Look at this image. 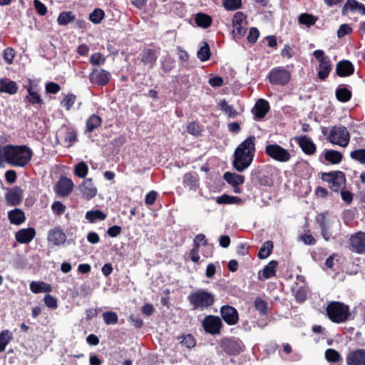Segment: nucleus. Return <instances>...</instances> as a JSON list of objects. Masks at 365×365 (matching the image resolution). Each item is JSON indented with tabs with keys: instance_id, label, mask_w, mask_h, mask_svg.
Returning a JSON list of instances; mask_svg holds the SVG:
<instances>
[{
	"instance_id": "1",
	"label": "nucleus",
	"mask_w": 365,
	"mask_h": 365,
	"mask_svg": "<svg viewBox=\"0 0 365 365\" xmlns=\"http://www.w3.org/2000/svg\"><path fill=\"white\" fill-rule=\"evenodd\" d=\"M32 157V151L26 145H0V160L17 167L27 165Z\"/></svg>"
},
{
	"instance_id": "2",
	"label": "nucleus",
	"mask_w": 365,
	"mask_h": 365,
	"mask_svg": "<svg viewBox=\"0 0 365 365\" xmlns=\"http://www.w3.org/2000/svg\"><path fill=\"white\" fill-rule=\"evenodd\" d=\"M255 139L254 136H250L236 148L233 165L237 170L242 171L251 164L255 152Z\"/></svg>"
},
{
	"instance_id": "3",
	"label": "nucleus",
	"mask_w": 365,
	"mask_h": 365,
	"mask_svg": "<svg viewBox=\"0 0 365 365\" xmlns=\"http://www.w3.org/2000/svg\"><path fill=\"white\" fill-rule=\"evenodd\" d=\"M187 300L192 306V310H204L213 305L215 297L211 293L203 289H198L192 292L187 296Z\"/></svg>"
},
{
	"instance_id": "4",
	"label": "nucleus",
	"mask_w": 365,
	"mask_h": 365,
	"mask_svg": "<svg viewBox=\"0 0 365 365\" xmlns=\"http://www.w3.org/2000/svg\"><path fill=\"white\" fill-rule=\"evenodd\" d=\"M328 318L334 323H343L349 319V307L342 302L333 301L326 308Z\"/></svg>"
},
{
	"instance_id": "5",
	"label": "nucleus",
	"mask_w": 365,
	"mask_h": 365,
	"mask_svg": "<svg viewBox=\"0 0 365 365\" xmlns=\"http://www.w3.org/2000/svg\"><path fill=\"white\" fill-rule=\"evenodd\" d=\"M327 139L331 144L345 148L349 143L350 135L346 127L334 126L329 130Z\"/></svg>"
},
{
	"instance_id": "6",
	"label": "nucleus",
	"mask_w": 365,
	"mask_h": 365,
	"mask_svg": "<svg viewBox=\"0 0 365 365\" xmlns=\"http://www.w3.org/2000/svg\"><path fill=\"white\" fill-rule=\"evenodd\" d=\"M313 55L319 62V67L317 68L318 77L321 80H324L329 76L331 71V63L330 59L329 56L325 55L322 50L314 51Z\"/></svg>"
},
{
	"instance_id": "7",
	"label": "nucleus",
	"mask_w": 365,
	"mask_h": 365,
	"mask_svg": "<svg viewBox=\"0 0 365 365\" xmlns=\"http://www.w3.org/2000/svg\"><path fill=\"white\" fill-rule=\"evenodd\" d=\"M220 347L230 356H236L243 351L244 344L239 339L225 338L220 340Z\"/></svg>"
},
{
	"instance_id": "8",
	"label": "nucleus",
	"mask_w": 365,
	"mask_h": 365,
	"mask_svg": "<svg viewBox=\"0 0 365 365\" xmlns=\"http://www.w3.org/2000/svg\"><path fill=\"white\" fill-rule=\"evenodd\" d=\"M202 324L205 331L212 335L220 334L223 327L221 318L214 315L206 316Z\"/></svg>"
},
{
	"instance_id": "9",
	"label": "nucleus",
	"mask_w": 365,
	"mask_h": 365,
	"mask_svg": "<svg viewBox=\"0 0 365 365\" xmlns=\"http://www.w3.org/2000/svg\"><path fill=\"white\" fill-rule=\"evenodd\" d=\"M290 78V72L282 67L274 68L269 73V80L274 85H285L289 83Z\"/></svg>"
},
{
	"instance_id": "10",
	"label": "nucleus",
	"mask_w": 365,
	"mask_h": 365,
	"mask_svg": "<svg viewBox=\"0 0 365 365\" xmlns=\"http://www.w3.org/2000/svg\"><path fill=\"white\" fill-rule=\"evenodd\" d=\"M265 151L269 157L279 162H287L291 158L288 150L277 144L267 145Z\"/></svg>"
},
{
	"instance_id": "11",
	"label": "nucleus",
	"mask_w": 365,
	"mask_h": 365,
	"mask_svg": "<svg viewBox=\"0 0 365 365\" xmlns=\"http://www.w3.org/2000/svg\"><path fill=\"white\" fill-rule=\"evenodd\" d=\"M220 316L225 322L230 325H235L239 322V314L237 310L232 306L223 305L220 307Z\"/></svg>"
},
{
	"instance_id": "12",
	"label": "nucleus",
	"mask_w": 365,
	"mask_h": 365,
	"mask_svg": "<svg viewBox=\"0 0 365 365\" xmlns=\"http://www.w3.org/2000/svg\"><path fill=\"white\" fill-rule=\"evenodd\" d=\"M347 365H365V349L350 350L346 356Z\"/></svg>"
},
{
	"instance_id": "13",
	"label": "nucleus",
	"mask_w": 365,
	"mask_h": 365,
	"mask_svg": "<svg viewBox=\"0 0 365 365\" xmlns=\"http://www.w3.org/2000/svg\"><path fill=\"white\" fill-rule=\"evenodd\" d=\"M353 251L358 254H365V232H358L349 238Z\"/></svg>"
},
{
	"instance_id": "14",
	"label": "nucleus",
	"mask_w": 365,
	"mask_h": 365,
	"mask_svg": "<svg viewBox=\"0 0 365 365\" xmlns=\"http://www.w3.org/2000/svg\"><path fill=\"white\" fill-rule=\"evenodd\" d=\"M110 77V73L106 70L94 69L89 75V80L92 83L105 86L109 82Z\"/></svg>"
},
{
	"instance_id": "15",
	"label": "nucleus",
	"mask_w": 365,
	"mask_h": 365,
	"mask_svg": "<svg viewBox=\"0 0 365 365\" xmlns=\"http://www.w3.org/2000/svg\"><path fill=\"white\" fill-rule=\"evenodd\" d=\"M47 240L53 245L60 246L65 243L66 235L60 227H55L48 231Z\"/></svg>"
},
{
	"instance_id": "16",
	"label": "nucleus",
	"mask_w": 365,
	"mask_h": 365,
	"mask_svg": "<svg viewBox=\"0 0 365 365\" xmlns=\"http://www.w3.org/2000/svg\"><path fill=\"white\" fill-rule=\"evenodd\" d=\"M294 140L298 143L302 151L307 155H312L316 151L314 142L306 135L295 136Z\"/></svg>"
},
{
	"instance_id": "17",
	"label": "nucleus",
	"mask_w": 365,
	"mask_h": 365,
	"mask_svg": "<svg viewBox=\"0 0 365 365\" xmlns=\"http://www.w3.org/2000/svg\"><path fill=\"white\" fill-rule=\"evenodd\" d=\"M35 236L36 230L34 227L21 229L15 234L16 240L20 244L29 243Z\"/></svg>"
},
{
	"instance_id": "18",
	"label": "nucleus",
	"mask_w": 365,
	"mask_h": 365,
	"mask_svg": "<svg viewBox=\"0 0 365 365\" xmlns=\"http://www.w3.org/2000/svg\"><path fill=\"white\" fill-rule=\"evenodd\" d=\"M349 11L365 15V6L355 0H348L343 7L342 14L346 15Z\"/></svg>"
},
{
	"instance_id": "19",
	"label": "nucleus",
	"mask_w": 365,
	"mask_h": 365,
	"mask_svg": "<svg viewBox=\"0 0 365 365\" xmlns=\"http://www.w3.org/2000/svg\"><path fill=\"white\" fill-rule=\"evenodd\" d=\"M269 110V103L264 99H259L256 102L252 113L256 118L260 119L265 116Z\"/></svg>"
},
{
	"instance_id": "20",
	"label": "nucleus",
	"mask_w": 365,
	"mask_h": 365,
	"mask_svg": "<svg viewBox=\"0 0 365 365\" xmlns=\"http://www.w3.org/2000/svg\"><path fill=\"white\" fill-rule=\"evenodd\" d=\"M18 90L19 87L16 82L6 78H0V93L14 95Z\"/></svg>"
},
{
	"instance_id": "21",
	"label": "nucleus",
	"mask_w": 365,
	"mask_h": 365,
	"mask_svg": "<svg viewBox=\"0 0 365 365\" xmlns=\"http://www.w3.org/2000/svg\"><path fill=\"white\" fill-rule=\"evenodd\" d=\"M336 73L340 76H346L351 75L354 68L352 63L346 60L339 61L336 65Z\"/></svg>"
},
{
	"instance_id": "22",
	"label": "nucleus",
	"mask_w": 365,
	"mask_h": 365,
	"mask_svg": "<svg viewBox=\"0 0 365 365\" xmlns=\"http://www.w3.org/2000/svg\"><path fill=\"white\" fill-rule=\"evenodd\" d=\"M78 190L86 200H91L97 194V189L93 184H79Z\"/></svg>"
},
{
	"instance_id": "23",
	"label": "nucleus",
	"mask_w": 365,
	"mask_h": 365,
	"mask_svg": "<svg viewBox=\"0 0 365 365\" xmlns=\"http://www.w3.org/2000/svg\"><path fill=\"white\" fill-rule=\"evenodd\" d=\"M322 180L324 182H342L345 181L344 175L341 171L324 173L322 175Z\"/></svg>"
},
{
	"instance_id": "24",
	"label": "nucleus",
	"mask_w": 365,
	"mask_h": 365,
	"mask_svg": "<svg viewBox=\"0 0 365 365\" xmlns=\"http://www.w3.org/2000/svg\"><path fill=\"white\" fill-rule=\"evenodd\" d=\"M8 218L11 224L16 225H19L26 220L24 212L18 208L9 211Z\"/></svg>"
},
{
	"instance_id": "25",
	"label": "nucleus",
	"mask_w": 365,
	"mask_h": 365,
	"mask_svg": "<svg viewBox=\"0 0 365 365\" xmlns=\"http://www.w3.org/2000/svg\"><path fill=\"white\" fill-rule=\"evenodd\" d=\"M29 287L31 291L34 294L41 292L49 293L52 291L51 285L44 282L32 281L29 284Z\"/></svg>"
},
{
	"instance_id": "26",
	"label": "nucleus",
	"mask_w": 365,
	"mask_h": 365,
	"mask_svg": "<svg viewBox=\"0 0 365 365\" xmlns=\"http://www.w3.org/2000/svg\"><path fill=\"white\" fill-rule=\"evenodd\" d=\"M317 221L319 225L321 230V234L323 238L328 241L331 237V234L329 232L327 217L324 213H321L317 215Z\"/></svg>"
},
{
	"instance_id": "27",
	"label": "nucleus",
	"mask_w": 365,
	"mask_h": 365,
	"mask_svg": "<svg viewBox=\"0 0 365 365\" xmlns=\"http://www.w3.org/2000/svg\"><path fill=\"white\" fill-rule=\"evenodd\" d=\"M6 199L8 205L15 206L21 201V191L18 188L13 189L6 193Z\"/></svg>"
},
{
	"instance_id": "28",
	"label": "nucleus",
	"mask_w": 365,
	"mask_h": 365,
	"mask_svg": "<svg viewBox=\"0 0 365 365\" xmlns=\"http://www.w3.org/2000/svg\"><path fill=\"white\" fill-rule=\"evenodd\" d=\"M277 266L278 262L277 260H271L262 270L263 278L267 279L274 277Z\"/></svg>"
},
{
	"instance_id": "29",
	"label": "nucleus",
	"mask_w": 365,
	"mask_h": 365,
	"mask_svg": "<svg viewBox=\"0 0 365 365\" xmlns=\"http://www.w3.org/2000/svg\"><path fill=\"white\" fill-rule=\"evenodd\" d=\"M74 184H56L53 190L59 197H67L73 191Z\"/></svg>"
},
{
	"instance_id": "30",
	"label": "nucleus",
	"mask_w": 365,
	"mask_h": 365,
	"mask_svg": "<svg viewBox=\"0 0 365 365\" xmlns=\"http://www.w3.org/2000/svg\"><path fill=\"white\" fill-rule=\"evenodd\" d=\"M273 247L274 244L272 241H266L259 249L257 257L262 259L267 258L272 254Z\"/></svg>"
},
{
	"instance_id": "31",
	"label": "nucleus",
	"mask_w": 365,
	"mask_h": 365,
	"mask_svg": "<svg viewBox=\"0 0 365 365\" xmlns=\"http://www.w3.org/2000/svg\"><path fill=\"white\" fill-rule=\"evenodd\" d=\"M215 201L217 204H239L242 202V199L236 196H230L227 194H224L220 197L215 198Z\"/></svg>"
},
{
	"instance_id": "32",
	"label": "nucleus",
	"mask_w": 365,
	"mask_h": 365,
	"mask_svg": "<svg viewBox=\"0 0 365 365\" xmlns=\"http://www.w3.org/2000/svg\"><path fill=\"white\" fill-rule=\"evenodd\" d=\"M107 215L100 210H90L86 213V218L91 223L106 220Z\"/></svg>"
},
{
	"instance_id": "33",
	"label": "nucleus",
	"mask_w": 365,
	"mask_h": 365,
	"mask_svg": "<svg viewBox=\"0 0 365 365\" xmlns=\"http://www.w3.org/2000/svg\"><path fill=\"white\" fill-rule=\"evenodd\" d=\"M157 60V56L154 50L148 49L141 55V61L144 64H150L153 67Z\"/></svg>"
},
{
	"instance_id": "34",
	"label": "nucleus",
	"mask_w": 365,
	"mask_h": 365,
	"mask_svg": "<svg viewBox=\"0 0 365 365\" xmlns=\"http://www.w3.org/2000/svg\"><path fill=\"white\" fill-rule=\"evenodd\" d=\"M195 21L198 26L207 28L212 23V18L205 14L198 13L195 15Z\"/></svg>"
},
{
	"instance_id": "35",
	"label": "nucleus",
	"mask_w": 365,
	"mask_h": 365,
	"mask_svg": "<svg viewBox=\"0 0 365 365\" xmlns=\"http://www.w3.org/2000/svg\"><path fill=\"white\" fill-rule=\"evenodd\" d=\"M12 339V333L9 329L3 330L0 332V352L5 350L6 346Z\"/></svg>"
},
{
	"instance_id": "36",
	"label": "nucleus",
	"mask_w": 365,
	"mask_h": 365,
	"mask_svg": "<svg viewBox=\"0 0 365 365\" xmlns=\"http://www.w3.org/2000/svg\"><path fill=\"white\" fill-rule=\"evenodd\" d=\"M102 123L101 118L97 115H92L86 121V130L92 132L93 130L101 125Z\"/></svg>"
},
{
	"instance_id": "37",
	"label": "nucleus",
	"mask_w": 365,
	"mask_h": 365,
	"mask_svg": "<svg viewBox=\"0 0 365 365\" xmlns=\"http://www.w3.org/2000/svg\"><path fill=\"white\" fill-rule=\"evenodd\" d=\"M28 95L26 97V99L32 104H41L43 100L41 99L39 94L34 91L33 87L31 86L27 88Z\"/></svg>"
},
{
	"instance_id": "38",
	"label": "nucleus",
	"mask_w": 365,
	"mask_h": 365,
	"mask_svg": "<svg viewBox=\"0 0 365 365\" xmlns=\"http://www.w3.org/2000/svg\"><path fill=\"white\" fill-rule=\"evenodd\" d=\"M218 106L230 118H235L238 114L237 110L232 106L229 105L225 100L220 101Z\"/></svg>"
},
{
	"instance_id": "39",
	"label": "nucleus",
	"mask_w": 365,
	"mask_h": 365,
	"mask_svg": "<svg viewBox=\"0 0 365 365\" xmlns=\"http://www.w3.org/2000/svg\"><path fill=\"white\" fill-rule=\"evenodd\" d=\"M324 158L331 163L337 164L341 162L342 159V155L338 151L330 150L325 153Z\"/></svg>"
},
{
	"instance_id": "40",
	"label": "nucleus",
	"mask_w": 365,
	"mask_h": 365,
	"mask_svg": "<svg viewBox=\"0 0 365 365\" xmlns=\"http://www.w3.org/2000/svg\"><path fill=\"white\" fill-rule=\"evenodd\" d=\"M255 309L261 315L265 316L268 314L267 303L260 297H257L254 302Z\"/></svg>"
},
{
	"instance_id": "41",
	"label": "nucleus",
	"mask_w": 365,
	"mask_h": 365,
	"mask_svg": "<svg viewBox=\"0 0 365 365\" xmlns=\"http://www.w3.org/2000/svg\"><path fill=\"white\" fill-rule=\"evenodd\" d=\"M223 178L227 182H244L245 181L243 175L235 173L226 172Z\"/></svg>"
},
{
	"instance_id": "42",
	"label": "nucleus",
	"mask_w": 365,
	"mask_h": 365,
	"mask_svg": "<svg viewBox=\"0 0 365 365\" xmlns=\"http://www.w3.org/2000/svg\"><path fill=\"white\" fill-rule=\"evenodd\" d=\"M317 21V18L311 14L304 13L299 16V22L301 24L308 27L314 25Z\"/></svg>"
},
{
	"instance_id": "43",
	"label": "nucleus",
	"mask_w": 365,
	"mask_h": 365,
	"mask_svg": "<svg viewBox=\"0 0 365 365\" xmlns=\"http://www.w3.org/2000/svg\"><path fill=\"white\" fill-rule=\"evenodd\" d=\"M103 319L104 322L108 324H115L118 323V314L113 311H108L103 313Z\"/></svg>"
},
{
	"instance_id": "44",
	"label": "nucleus",
	"mask_w": 365,
	"mask_h": 365,
	"mask_svg": "<svg viewBox=\"0 0 365 365\" xmlns=\"http://www.w3.org/2000/svg\"><path fill=\"white\" fill-rule=\"evenodd\" d=\"M336 98L341 102L348 101L351 96V93L346 88H339L336 91Z\"/></svg>"
},
{
	"instance_id": "45",
	"label": "nucleus",
	"mask_w": 365,
	"mask_h": 365,
	"mask_svg": "<svg viewBox=\"0 0 365 365\" xmlns=\"http://www.w3.org/2000/svg\"><path fill=\"white\" fill-rule=\"evenodd\" d=\"M325 357L326 359L332 363H336L339 362L341 359V355L340 354L333 349H328L325 351Z\"/></svg>"
},
{
	"instance_id": "46",
	"label": "nucleus",
	"mask_w": 365,
	"mask_h": 365,
	"mask_svg": "<svg viewBox=\"0 0 365 365\" xmlns=\"http://www.w3.org/2000/svg\"><path fill=\"white\" fill-rule=\"evenodd\" d=\"M197 56L202 61H207L210 58V47L207 43H204V45L198 50Z\"/></svg>"
},
{
	"instance_id": "47",
	"label": "nucleus",
	"mask_w": 365,
	"mask_h": 365,
	"mask_svg": "<svg viewBox=\"0 0 365 365\" xmlns=\"http://www.w3.org/2000/svg\"><path fill=\"white\" fill-rule=\"evenodd\" d=\"M74 18L71 11L62 12L59 14L57 21L59 25H67L69 22L73 21Z\"/></svg>"
},
{
	"instance_id": "48",
	"label": "nucleus",
	"mask_w": 365,
	"mask_h": 365,
	"mask_svg": "<svg viewBox=\"0 0 365 365\" xmlns=\"http://www.w3.org/2000/svg\"><path fill=\"white\" fill-rule=\"evenodd\" d=\"M104 11L101 9H96L94 11L90 14L89 20L93 24H99L104 17Z\"/></svg>"
},
{
	"instance_id": "49",
	"label": "nucleus",
	"mask_w": 365,
	"mask_h": 365,
	"mask_svg": "<svg viewBox=\"0 0 365 365\" xmlns=\"http://www.w3.org/2000/svg\"><path fill=\"white\" fill-rule=\"evenodd\" d=\"M88 173V166L84 162L78 163L74 168V173L79 178H84Z\"/></svg>"
},
{
	"instance_id": "50",
	"label": "nucleus",
	"mask_w": 365,
	"mask_h": 365,
	"mask_svg": "<svg viewBox=\"0 0 365 365\" xmlns=\"http://www.w3.org/2000/svg\"><path fill=\"white\" fill-rule=\"evenodd\" d=\"M350 156L352 159L362 164H365V149L354 150L350 153Z\"/></svg>"
},
{
	"instance_id": "51",
	"label": "nucleus",
	"mask_w": 365,
	"mask_h": 365,
	"mask_svg": "<svg viewBox=\"0 0 365 365\" xmlns=\"http://www.w3.org/2000/svg\"><path fill=\"white\" fill-rule=\"evenodd\" d=\"M43 302L45 305L49 309H56L58 307L56 298L49 294L44 296Z\"/></svg>"
},
{
	"instance_id": "52",
	"label": "nucleus",
	"mask_w": 365,
	"mask_h": 365,
	"mask_svg": "<svg viewBox=\"0 0 365 365\" xmlns=\"http://www.w3.org/2000/svg\"><path fill=\"white\" fill-rule=\"evenodd\" d=\"M242 0H223V4L226 9L233 11L241 6Z\"/></svg>"
},
{
	"instance_id": "53",
	"label": "nucleus",
	"mask_w": 365,
	"mask_h": 365,
	"mask_svg": "<svg viewBox=\"0 0 365 365\" xmlns=\"http://www.w3.org/2000/svg\"><path fill=\"white\" fill-rule=\"evenodd\" d=\"M66 208V206L60 201H55L51 205L53 212L58 216H61L64 213Z\"/></svg>"
},
{
	"instance_id": "54",
	"label": "nucleus",
	"mask_w": 365,
	"mask_h": 365,
	"mask_svg": "<svg viewBox=\"0 0 365 365\" xmlns=\"http://www.w3.org/2000/svg\"><path fill=\"white\" fill-rule=\"evenodd\" d=\"M76 101V96L73 94H68L64 99L61 101V105L62 107L66 108L67 110H70Z\"/></svg>"
},
{
	"instance_id": "55",
	"label": "nucleus",
	"mask_w": 365,
	"mask_h": 365,
	"mask_svg": "<svg viewBox=\"0 0 365 365\" xmlns=\"http://www.w3.org/2000/svg\"><path fill=\"white\" fill-rule=\"evenodd\" d=\"M161 63L162 68L165 71H170L174 67L175 61L169 55H167L164 57Z\"/></svg>"
},
{
	"instance_id": "56",
	"label": "nucleus",
	"mask_w": 365,
	"mask_h": 365,
	"mask_svg": "<svg viewBox=\"0 0 365 365\" xmlns=\"http://www.w3.org/2000/svg\"><path fill=\"white\" fill-rule=\"evenodd\" d=\"M232 25H247L246 16L242 12L235 13L232 19Z\"/></svg>"
},
{
	"instance_id": "57",
	"label": "nucleus",
	"mask_w": 365,
	"mask_h": 365,
	"mask_svg": "<svg viewBox=\"0 0 365 365\" xmlns=\"http://www.w3.org/2000/svg\"><path fill=\"white\" fill-rule=\"evenodd\" d=\"M246 26L247 25H232V34L234 37L236 38L242 37L246 33Z\"/></svg>"
},
{
	"instance_id": "58",
	"label": "nucleus",
	"mask_w": 365,
	"mask_h": 365,
	"mask_svg": "<svg viewBox=\"0 0 365 365\" xmlns=\"http://www.w3.org/2000/svg\"><path fill=\"white\" fill-rule=\"evenodd\" d=\"M181 343L186 347L191 349L195 346L196 340L192 334H187L182 337Z\"/></svg>"
},
{
	"instance_id": "59",
	"label": "nucleus",
	"mask_w": 365,
	"mask_h": 365,
	"mask_svg": "<svg viewBox=\"0 0 365 365\" xmlns=\"http://www.w3.org/2000/svg\"><path fill=\"white\" fill-rule=\"evenodd\" d=\"M106 61V58L101 53H95L91 56L90 62L95 66L103 65Z\"/></svg>"
},
{
	"instance_id": "60",
	"label": "nucleus",
	"mask_w": 365,
	"mask_h": 365,
	"mask_svg": "<svg viewBox=\"0 0 365 365\" xmlns=\"http://www.w3.org/2000/svg\"><path fill=\"white\" fill-rule=\"evenodd\" d=\"M187 132L192 135H198L201 133V128L200 125L195 122L189 123L187 126Z\"/></svg>"
},
{
	"instance_id": "61",
	"label": "nucleus",
	"mask_w": 365,
	"mask_h": 365,
	"mask_svg": "<svg viewBox=\"0 0 365 365\" xmlns=\"http://www.w3.org/2000/svg\"><path fill=\"white\" fill-rule=\"evenodd\" d=\"M122 232V228L118 225H113L110 227L107 230V234L110 237H116L118 236Z\"/></svg>"
},
{
	"instance_id": "62",
	"label": "nucleus",
	"mask_w": 365,
	"mask_h": 365,
	"mask_svg": "<svg viewBox=\"0 0 365 365\" xmlns=\"http://www.w3.org/2000/svg\"><path fill=\"white\" fill-rule=\"evenodd\" d=\"M34 7L36 9L37 12L40 15L43 16L46 14V12H47L46 6L42 2H41L39 0H34Z\"/></svg>"
},
{
	"instance_id": "63",
	"label": "nucleus",
	"mask_w": 365,
	"mask_h": 365,
	"mask_svg": "<svg viewBox=\"0 0 365 365\" xmlns=\"http://www.w3.org/2000/svg\"><path fill=\"white\" fill-rule=\"evenodd\" d=\"M4 58L5 61L11 64L13 62L14 58V51L11 48H7L4 51Z\"/></svg>"
},
{
	"instance_id": "64",
	"label": "nucleus",
	"mask_w": 365,
	"mask_h": 365,
	"mask_svg": "<svg viewBox=\"0 0 365 365\" xmlns=\"http://www.w3.org/2000/svg\"><path fill=\"white\" fill-rule=\"evenodd\" d=\"M157 195H158L157 192H155L154 190L150 191L145 196V204L148 205H153L155 201L156 200Z\"/></svg>"
}]
</instances>
